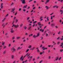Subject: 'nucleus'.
<instances>
[{
  "label": "nucleus",
  "mask_w": 63,
  "mask_h": 63,
  "mask_svg": "<svg viewBox=\"0 0 63 63\" xmlns=\"http://www.w3.org/2000/svg\"><path fill=\"white\" fill-rule=\"evenodd\" d=\"M15 48H14V47H12L11 49V50L12 51L13 53L14 52V51H15Z\"/></svg>",
  "instance_id": "nucleus-1"
},
{
  "label": "nucleus",
  "mask_w": 63,
  "mask_h": 63,
  "mask_svg": "<svg viewBox=\"0 0 63 63\" xmlns=\"http://www.w3.org/2000/svg\"><path fill=\"white\" fill-rule=\"evenodd\" d=\"M42 49H43V50H45V49H47V47H42Z\"/></svg>",
  "instance_id": "nucleus-2"
},
{
  "label": "nucleus",
  "mask_w": 63,
  "mask_h": 63,
  "mask_svg": "<svg viewBox=\"0 0 63 63\" xmlns=\"http://www.w3.org/2000/svg\"><path fill=\"white\" fill-rule=\"evenodd\" d=\"M21 1L22 2V4H25V0H21Z\"/></svg>",
  "instance_id": "nucleus-3"
},
{
  "label": "nucleus",
  "mask_w": 63,
  "mask_h": 63,
  "mask_svg": "<svg viewBox=\"0 0 63 63\" xmlns=\"http://www.w3.org/2000/svg\"><path fill=\"white\" fill-rule=\"evenodd\" d=\"M8 24V23H6V24L5 25V24L4 23H3V24H2V26H3V28H4V27H5V25H7V24Z\"/></svg>",
  "instance_id": "nucleus-4"
},
{
  "label": "nucleus",
  "mask_w": 63,
  "mask_h": 63,
  "mask_svg": "<svg viewBox=\"0 0 63 63\" xmlns=\"http://www.w3.org/2000/svg\"><path fill=\"white\" fill-rule=\"evenodd\" d=\"M44 30H43V29H41L40 30V31H41L42 32H44Z\"/></svg>",
  "instance_id": "nucleus-5"
},
{
  "label": "nucleus",
  "mask_w": 63,
  "mask_h": 63,
  "mask_svg": "<svg viewBox=\"0 0 63 63\" xmlns=\"http://www.w3.org/2000/svg\"><path fill=\"white\" fill-rule=\"evenodd\" d=\"M3 3H1V9H2L3 7Z\"/></svg>",
  "instance_id": "nucleus-6"
},
{
  "label": "nucleus",
  "mask_w": 63,
  "mask_h": 63,
  "mask_svg": "<svg viewBox=\"0 0 63 63\" xmlns=\"http://www.w3.org/2000/svg\"><path fill=\"white\" fill-rule=\"evenodd\" d=\"M28 54H29L28 53L24 57V58H25V57L26 56H27V57H28V56H29V55H28Z\"/></svg>",
  "instance_id": "nucleus-7"
},
{
  "label": "nucleus",
  "mask_w": 63,
  "mask_h": 63,
  "mask_svg": "<svg viewBox=\"0 0 63 63\" xmlns=\"http://www.w3.org/2000/svg\"><path fill=\"white\" fill-rule=\"evenodd\" d=\"M15 27L16 28H17V27H18V25L17 24V25H15Z\"/></svg>",
  "instance_id": "nucleus-8"
},
{
  "label": "nucleus",
  "mask_w": 63,
  "mask_h": 63,
  "mask_svg": "<svg viewBox=\"0 0 63 63\" xmlns=\"http://www.w3.org/2000/svg\"><path fill=\"white\" fill-rule=\"evenodd\" d=\"M27 6V5H26V6H24V7H23V9H24V8H26Z\"/></svg>",
  "instance_id": "nucleus-9"
},
{
  "label": "nucleus",
  "mask_w": 63,
  "mask_h": 63,
  "mask_svg": "<svg viewBox=\"0 0 63 63\" xmlns=\"http://www.w3.org/2000/svg\"><path fill=\"white\" fill-rule=\"evenodd\" d=\"M39 35H40V33H39V32H38V33H37V35L36 36V37H38V36H39Z\"/></svg>",
  "instance_id": "nucleus-10"
},
{
  "label": "nucleus",
  "mask_w": 63,
  "mask_h": 63,
  "mask_svg": "<svg viewBox=\"0 0 63 63\" xmlns=\"http://www.w3.org/2000/svg\"><path fill=\"white\" fill-rule=\"evenodd\" d=\"M38 25L39 26H41V25H42V24H41V23H40V22H38Z\"/></svg>",
  "instance_id": "nucleus-11"
},
{
  "label": "nucleus",
  "mask_w": 63,
  "mask_h": 63,
  "mask_svg": "<svg viewBox=\"0 0 63 63\" xmlns=\"http://www.w3.org/2000/svg\"><path fill=\"white\" fill-rule=\"evenodd\" d=\"M33 38H36V37H37V36L36 35H33Z\"/></svg>",
  "instance_id": "nucleus-12"
},
{
  "label": "nucleus",
  "mask_w": 63,
  "mask_h": 63,
  "mask_svg": "<svg viewBox=\"0 0 63 63\" xmlns=\"http://www.w3.org/2000/svg\"><path fill=\"white\" fill-rule=\"evenodd\" d=\"M31 47H32V46L31 45H30L28 47V48H31Z\"/></svg>",
  "instance_id": "nucleus-13"
},
{
  "label": "nucleus",
  "mask_w": 63,
  "mask_h": 63,
  "mask_svg": "<svg viewBox=\"0 0 63 63\" xmlns=\"http://www.w3.org/2000/svg\"><path fill=\"white\" fill-rule=\"evenodd\" d=\"M54 26V24L52 23L51 24V26L52 27H53V26Z\"/></svg>",
  "instance_id": "nucleus-14"
},
{
  "label": "nucleus",
  "mask_w": 63,
  "mask_h": 63,
  "mask_svg": "<svg viewBox=\"0 0 63 63\" xmlns=\"http://www.w3.org/2000/svg\"><path fill=\"white\" fill-rule=\"evenodd\" d=\"M53 43H54V45H55L56 44V43L54 41H53L52 42Z\"/></svg>",
  "instance_id": "nucleus-15"
},
{
  "label": "nucleus",
  "mask_w": 63,
  "mask_h": 63,
  "mask_svg": "<svg viewBox=\"0 0 63 63\" xmlns=\"http://www.w3.org/2000/svg\"><path fill=\"white\" fill-rule=\"evenodd\" d=\"M20 37H17L16 39H20Z\"/></svg>",
  "instance_id": "nucleus-16"
},
{
  "label": "nucleus",
  "mask_w": 63,
  "mask_h": 63,
  "mask_svg": "<svg viewBox=\"0 0 63 63\" xmlns=\"http://www.w3.org/2000/svg\"><path fill=\"white\" fill-rule=\"evenodd\" d=\"M23 26V24L22 23V24H21L20 25V27H22Z\"/></svg>",
  "instance_id": "nucleus-17"
},
{
  "label": "nucleus",
  "mask_w": 63,
  "mask_h": 63,
  "mask_svg": "<svg viewBox=\"0 0 63 63\" xmlns=\"http://www.w3.org/2000/svg\"><path fill=\"white\" fill-rule=\"evenodd\" d=\"M11 57L12 59H14V56L13 55H11Z\"/></svg>",
  "instance_id": "nucleus-18"
},
{
  "label": "nucleus",
  "mask_w": 63,
  "mask_h": 63,
  "mask_svg": "<svg viewBox=\"0 0 63 63\" xmlns=\"http://www.w3.org/2000/svg\"><path fill=\"white\" fill-rule=\"evenodd\" d=\"M31 26L29 27V28H28V30H30V29H31Z\"/></svg>",
  "instance_id": "nucleus-19"
},
{
  "label": "nucleus",
  "mask_w": 63,
  "mask_h": 63,
  "mask_svg": "<svg viewBox=\"0 0 63 63\" xmlns=\"http://www.w3.org/2000/svg\"><path fill=\"white\" fill-rule=\"evenodd\" d=\"M16 23L18 21V19H16Z\"/></svg>",
  "instance_id": "nucleus-20"
},
{
  "label": "nucleus",
  "mask_w": 63,
  "mask_h": 63,
  "mask_svg": "<svg viewBox=\"0 0 63 63\" xmlns=\"http://www.w3.org/2000/svg\"><path fill=\"white\" fill-rule=\"evenodd\" d=\"M26 28H27L26 26H24V29H26Z\"/></svg>",
  "instance_id": "nucleus-21"
},
{
  "label": "nucleus",
  "mask_w": 63,
  "mask_h": 63,
  "mask_svg": "<svg viewBox=\"0 0 63 63\" xmlns=\"http://www.w3.org/2000/svg\"><path fill=\"white\" fill-rule=\"evenodd\" d=\"M30 17H28L27 18V20H29V19H30Z\"/></svg>",
  "instance_id": "nucleus-22"
},
{
  "label": "nucleus",
  "mask_w": 63,
  "mask_h": 63,
  "mask_svg": "<svg viewBox=\"0 0 63 63\" xmlns=\"http://www.w3.org/2000/svg\"><path fill=\"white\" fill-rule=\"evenodd\" d=\"M5 19H6V18H4L3 19V20H2V22H3V21H4Z\"/></svg>",
  "instance_id": "nucleus-23"
},
{
  "label": "nucleus",
  "mask_w": 63,
  "mask_h": 63,
  "mask_svg": "<svg viewBox=\"0 0 63 63\" xmlns=\"http://www.w3.org/2000/svg\"><path fill=\"white\" fill-rule=\"evenodd\" d=\"M63 49H61L60 50V52H62L63 51Z\"/></svg>",
  "instance_id": "nucleus-24"
},
{
  "label": "nucleus",
  "mask_w": 63,
  "mask_h": 63,
  "mask_svg": "<svg viewBox=\"0 0 63 63\" xmlns=\"http://www.w3.org/2000/svg\"><path fill=\"white\" fill-rule=\"evenodd\" d=\"M11 32L12 33H14V31L13 30H11Z\"/></svg>",
  "instance_id": "nucleus-25"
},
{
  "label": "nucleus",
  "mask_w": 63,
  "mask_h": 63,
  "mask_svg": "<svg viewBox=\"0 0 63 63\" xmlns=\"http://www.w3.org/2000/svg\"><path fill=\"white\" fill-rule=\"evenodd\" d=\"M31 36H33V34H30L29 35V37H30Z\"/></svg>",
  "instance_id": "nucleus-26"
},
{
  "label": "nucleus",
  "mask_w": 63,
  "mask_h": 63,
  "mask_svg": "<svg viewBox=\"0 0 63 63\" xmlns=\"http://www.w3.org/2000/svg\"><path fill=\"white\" fill-rule=\"evenodd\" d=\"M14 11H15V9H13L12 10V11L11 12H13Z\"/></svg>",
  "instance_id": "nucleus-27"
},
{
  "label": "nucleus",
  "mask_w": 63,
  "mask_h": 63,
  "mask_svg": "<svg viewBox=\"0 0 63 63\" xmlns=\"http://www.w3.org/2000/svg\"><path fill=\"white\" fill-rule=\"evenodd\" d=\"M60 12H63V10H61H61H60Z\"/></svg>",
  "instance_id": "nucleus-28"
},
{
  "label": "nucleus",
  "mask_w": 63,
  "mask_h": 63,
  "mask_svg": "<svg viewBox=\"0 0 63 63\" xmlns=\"http://www.w3.org/2000/svg\"><path fill=\"white\" fill-rule=\"evenodd\" d=\"M29 49H27V50L26 51V52H28V51H29Z\"/></svg>",
  "instance_id": "nucleus-29"
},
{
  "label": "nucleus",
  "mask_w": 63,
  "mask_h": 63,
  "mask_svg": "<svg viewBox=\"0 0 63 63\" xmlns=\"http://www.w3.org/2000/svg\"><path fill=\"white\" fill-rule=\"evenodd\" d=\"M46 8H47V9H49L48 7H47V6H46Z\"/></svg>",
  "instance_id": "nucleus-30"
},
{
  "label": "nucleus",
  "mask_w": 63,
  "mask_h": 63,
  "mask_svg": "<svg viewBox=\"0 0 63 63\" xmlns=\"http://www.w3.org/2000/svg\"><path fill=\"white\" fill-rule=\"evenodd\" d=\"M15 37H12V40H14V39H15Z\"/></svg>",
  "instance_id": "nucleus-31"
},
{
  "label": "nucleus",
  "mask_w": 63,
  "mask_h": 63,
  "mask_svg": "<svg viewBox=\"0 0 63 63\" xmlns=\"http://www.w3.org/2000/svg\"><path fill=\"white\" fill-rule=\"evenodd\" d=\"M49 0H47V1H46V3H47V2H49Z\"/></svg>",
  "instance_id": "nucleus-32"
},
{
  "label": "nucleus",
  "mask_w": 63,
  "mask_h": 63,
  "mask_svg": "<svg viewBox=\"0 0 63 63\" xmlns=\"http://www.w3.org/2000/svg\"><path fill=\"white\" fill-rule=\"evenodd\" d=\"M61 32L60 31L59 32H58V34L59 35V34H60V33Z\"/></svg>",
  "instance_id": "nucleus-33"
},
{
  "label": "nucleus",
  "mask_w": 63,
  "mask_h": 63,
  "mask_svg": "<svg viewBox=\"0 0 63 63\" xmlns=\"http://www.w3.org/2000/svg\"><path fill=\"white\" fill-rule=\"evenodd\" d=\"M57 7V5H56L53 6V8H55V7Z\"/></svg>",
  "instance_id": "nucleus-34"
},
{
  "label": "nucleus",
  "mask_w": 63,
  "mask_h": 63,
  "mask_svg": "<svg viewBox=\"0 0 63 63\" xmlns=\"http://www.w3.org/2000/svg\"><path fill=\"white\" fill-rule=\"evenodd\" d=\"M37 52H40V51H39V49H37Z\"/></svg>",
  "instance_id": "nucleus-35"
},
{
  "label": "nucleus",
  "mask_w": 63,
  "mask_h": 63,
  "mask_svg": "<svg viewBox=\"0 0 63 63\" xmlns=\"http://www.w3.org/2000/svg\"><path fill=\"white\" fill-rule=\"evenodd\" d=\"M43 46V45L41 44V45L40 46V47H42Z\"/></svg>",
  "instance_id": "nucleus-36"
},
{
  "label": "nucleus",
  "mask_w": 63,
  "mask_h": 63,
  "mask_svg": "<svg viewBox=\"0 0 63 63\" xmlns=\"http://www.w3.org/2000/svg\"><path fill=\"white\" fill-rule=\"evenodd\" d=\"M58 57L57 58H56V61H57V60H58Z\"/></svg>",
  "instance_id": "nucleus-37"
},
{
  "label": "nucleus",
  "mask_w": 63,
  "mask_h": 63,
  "mask_svg": "<svg viewBox=\"0 0 63 63\" xmlns=\"http://www.w3.org/2000/svg\"><path fill=\"white\" fill-rule=\"evenodd\" d=\"M47 19L48 20V21L49 19H48V17H47Z\"/></svg>",
  "instance_id": "nucleus-38"
},
{
  "label": "nucleus",
  "mask_w": 63,
  "mask_h": 63,
  "mask_svg": "<svg viewBox=\"0 0 63 63\" xmlns=\"http://www.w3.org/2000/svg\"><path fill=\"white\" fill-rule=\"evenodd\" d=\"M23 58V56H21V57L20 59V60H21V59H22V58Z\"/></svg>",
  "instance_id": "nucleus-39"
},
{
  "label": "nucleus",
  "mask_w": 63,
  "mask_h": 63,
  "mask_svg": "<svg viewBox=\"0 0 63 63\" xmlns=\"http://www.w3.org/2000/svg\"><path fill=\"white\" fill-rule=\"evenodd\" d=\"M44 16H42L40 18V19H41V18H43V17H44Z\"/></svg>",
  "instance_id": "nucleus-40"
},
{
  "label": "nucleus",
  "mask_w": 63,
  "mask_h": 63,
  "mask_svg": "<svg viewBox=\"0 0 63 63\" xmlns=\"http://www.w3.org/2000/svg\"><path fill=\"white\" fill-rule=\"evenodd\" d=\"M22 48V47H21V48H20V47H19L18 48V49H19V48H20V49H21Z\"/></svg>",
  "instance_id": "nucleus-41"
},
{
  "label": "nucleus",
  "mask_w": 63,
  "mask_h": 63,
  "mask_svg": "<svg viewBox=\"0 0 63 63\" xmlns=\"http://www.w3.org/2000/svg\"><path fill=\"white\" fill-rule=\"evenodd\" d=\"M4 44H5V42H3L2 44V45H4Z\"/></svg>",
  "instance_id": "nucleus-42"
},
{
  "label": "nucleus",
  "mask_w": 63,
  "mask_h": 63,
  "mask_svg": "<svg viewBox=\"0 0 63 63\" xmlns=\"http://www.w3.org/2000/svg\"><path fill=\"white\" fill-rule=\"evenodd\" d=\"M57 44L58 45L59 44H60V42H58L57 43Z\"/></svg>",
  "instance_id": "nucleus-43"
},
{
  "label": "nucleus",
  "mask_w": 63,
  "mask_h": 63,
  "mask_svg": "<svg viewBox=\"0 0 63 63\" xmlns=\"http://www.w3.org/2000/svg\"><path fill=\"white\" fill-rule=\"evenodd\" d=\"M61 57H60L59 59V60H61Z\"/></svg>",
  "instance_id": "nucleus-44"
},
{
  "label": "nucleus",
  "mask_w": 63,
  "mask_h": 63,
  "mask_svg": "<svg viewBox=\"0 0 63 63\" xmlns=\"http://www.w3.org/2000/svg\"><path fill=\"white\" fill-rule=\"evenodd\" d=\"M43 38V37L42 36L41 37V40H42Z\"/></svg>",
  "instance_id": "nucleus-45"
},
{
  "label": "nucleus",
  "mask_w": 63,
  "mask_h": 63,
  "mask_svg": "<svg viewBox=\"0 0 63 63\" xmlns=\"http://www.w3.org/2000/svg\"><path fill=\"white\" fill-rule=\"evenodd\" d=\"M40 19V21H42V20H43V19Z\"/></svg>",
  "instance_id": "nucleus-46"
},
{
  "label": "nucleus",
  "mask_w": 63,
  "mask_h": 63,
  "mask_svg": "<svg viewBox=\"0 0 63 63\" xmlns=\"http://www.w3.org/2000/svg\"><path fill=\"white\" fill-rule=\"evenodd\" d=\"M6 46H4V48H3V49H5V48H6Z\"/></svg>",
  "instance_id": "nucleus-47"
},
{
  "label": "nucleus",
  "mask_w": 63,
  "mask_h": 63,
  "mask_svg": "<svg viewBox=\"0 0 63 63\" xmlns=\"http://www.w3.org/2000/svg\"><path fill=\"white\" fill-rule=\"evenodd\" d=\"M6 53V51H5L3 52V54H5V53Z\"/></svg>",
  "instance_id": "nucleus-48"
},
{
  "label": "nucleus",
  "mask_w": 63,
  "mask_h": 63,
  "mask_svg": "<svg viewBox=\"0 0 63 63\" xmlns=\"http://www.w3.org/2000/svg\"><path fill=\"white\" fill-rule=\"evenodd\" d=\"M16 17H14V18H13V19H14V20H15V19H16Z\"/></svg>",
  "instance_id": "nucleus-49"
},
{
  "label": "nucleus",
  "mask_w": 63,
  "mask_h": 63,
  "mask_svg": "<svg viewBox=\"0 0 63 63\" xmlns=\"http://www.w3.org/2000/svg\"><path fill=\"white\" fill-rule=\"evenodd\" d=\"M26 35H28V33H26L25 34Z\"/></svg>",
  "instance_id": "nucleus-50"
},
{
  "label": "nucleus",
  "mask_w": 63,
  "mask_h": 63,
  "mask_svg": "<svg viewBox=\"0 0 63 63\" xmlns=\"http://www.w3.org/2000/svg\"><path fill=\"white\" fill-rule=\"evenodd\" d=\"M48 36V34L47 33H46V36Z\"/></svg>",
  "instance_id": "nucleus-51"
},
{
  "label": "nucleus",
  "mask_w": 63,
  "mask_h": 63,
  "mask_svg": "<svg viewBox=\"0 0 63 63\" xmlns=\"http://www.w3.org/2000/svg\"><path fill=\"white\" fill-rule=\"evenodd\" d=\"M60 23H61V22H62V20H60Z\"/></svg>",
  "instance_id": "nucleus-52"
},
{
  "label": "nucleus",
  "mask_w": 63,
  "mask_h": 63,
  "mask_svg": "<svg viewBox=\"0 0 63 63\" xmlns=\"http://www.w3.org/2000/svg\"><path fill=\"white\" fill-rule=\"evenodd\" d=\"M42 62H43V61L42 60V61H41L40 62V63H42Z\"/></svg>",
  "instance_id": "nucleus-53"
},
{
  "label": "nucleus",
  "mask_w": 63,
  "mask_h": 63,
  "mask_svg": "<svg viewBox=\"0 0 63 63\" xmlns=\"http://www.w3.org/2000/svg\"><path fill=\"white\" fill-rule=\"evenodd\" d=\"M50 50H49L48 51V53H49V52H50Z\"/></svg>",
  "instance_id": "nucleus-54"
},
{
  "label": "nucleus",
  "mask_w": 63,
  "mask_h": 63,
  "mask_svg": "<svg viewBox=\"0 0 63 63\" xmlns=\"http://www.w3.org/2000/svg\"><path fill=\"white\" fill-rule=\"evenodd\" d=\"M33 1V0H30L29 1V2H31V1Z\"/></svg>",
  "instance_id": "nucleus-55"
},
{
  "label": "nucleus",
  "mask_w": 63,
  "mask_h": 63,
  "mask_svg": "<svg viewBox=\"0 0 63 63\" xmlns=\"http://www.w3.org/2000/svg\"><path fill=\"white\" fill-rule=\"evenodd\" d=\"M24 57L21 60L22 61H23V59H24Z\"/></svg>",
  "instance_id": "nucleus-56"
},
{
  "label": "nucleus",
  "mask_w": 63,
  "mask_h": 63,
  "mask_svg": "<svg viewBox=\"0 0 63 63\" xmlns=\"http://www.w3.org/2000/svg\"><path fill=\"white\" fill-rule=\"evenodd\" d=\"M26 11V10L25 9H24L23 10V12H25V11Z\"/></svg>",
  "instance_id": "nucleus-57"
},
{
  "label": "nucleus",
  "mask_w": 63,
  "mask_h": 63,
  "mask_svg": "<svg viewBox=\"0 0 63 63\" xmlns=\"http://www.w3.org/2000/svg\"><path fill=\"white\" fill-rule=\"evenodd\" d=\"M30 8V6H29V7H28L27 9H29Z\"/></svg>",
  "instance_id": "nucleus-58"
},
{
  "label": "nucleus",
  "mask_w": 63,
  "mask_h": 63,
  "mask_svg": "<svg viewBox=\"0 0 63 63\" xmlns=\"http://www.w3.org/2000/svg\"><path fill=\"white\" fill-rule=\"evenodd\" d=\"M35 48V47H33L32 48V50H33Z\"/></svg>",
  "instance_id": "nucleus-59"
},
{
  "label": "nucleus",
  "mask_w": 63,
  "mask_h": 63,
  "mask_svg": "<svg viewBox=\"0 0 63 63\" xmlns=\"http://www.w3.org/2000/svg\"><path fill=\"white\" fill-rule=\"evenodd\" d=\"M61 41H62L63 40V38H61Z\"/></svg>",
  "instance_id": "nucleus-60"
},
{
  "label": "nucleus",
  "mask_w": 63,
  "mask_h": 63,
  "mask_svg": "<svg viewBox=\"0 0 63 63\" xmlns=\"http://www.w3.org/2000/svg\"><path fill=\"white\" fill-rule=\"evenodd\" d=\"M59 38H60V37H59L58 38H57V40H58V39H59Z\"/></svg>",
  "instance_id": "nucleus-61"
},
{
  "label": "nucleus",
  "mask_w": 63,
  "mask_h": 63,
  "mask_svg": "<svg viewBox=\"0 0 63 63\" xmlns=\"http://www.w3.org/2000/svg\"><path fill=\"white\" fill-rule=\"evenodd\" d=\"M50 56H49L48 59H49L50 58Z\"/></svg>",
  "instance_id": "nucleus-62"
},
{
  "label": "nucleus",
  "mask_w": 63,
  "mask_h": 63,
  "mask_svg": "<svg viewBox=\"0 0 63 63\" xmlns=\"http://www.w3.org/2000/svg\"><path fill=\"white\" fill-rule=\"evenodd\" d=\"M35 7H34L33 8V10H34V9H35Z\"/></svg>",
  "instance_id": "nucleus-63"
},
{
  "label": "nucleus",
  "mask_w": 63,
  "mask_h": 63,
  "mask_svg": "<svg viewBox=\"0 0 63 63\" xmlns=\"http://www.w3.org/2000/svg\"><path fill=\"white\" fill-rule=\"evenodd\" d=\"M13 63H16V61H14Z\"/></svg>",
  "instance_id": "nucleus-64"
}]
</instances>
